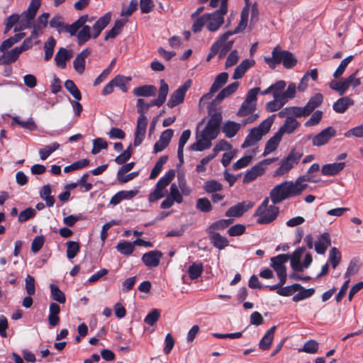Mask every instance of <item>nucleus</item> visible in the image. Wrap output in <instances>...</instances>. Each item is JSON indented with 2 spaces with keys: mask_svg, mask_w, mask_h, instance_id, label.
<instances>
[{
  "mask_svg": "<svg viewBox=\"0 0 363 363\" xmlns=\"http://www.w3.org/2000/svg\"><path fill=\"white\" fill-rule=\"evenodd\" d=\"M111 20V13H106L96 21L95 16L83 15L71 25H65L60 16H55L50 21V26L58 33L66 32L75 35L79 45H83L91 38L96 39Z\"/></svg>",
  "mask_w": 363,
  "mask_h": 363,
  "instance_id": "nucleus-1",
  "label": "nucleus"
},
{
  "mask_svg": "<svg viewBox=\"0 0 363 363\" xmlns=\"http://www.w3.org/2000/svg\"><path fill=\"white\" fill-rule=\"evenodd\" d=\"M264 60L271 69H275L281 63L285 68L291 69L297 63L296 58L291 52L282 50L279 45L274 48L272 56H266Z\"/></svg>",
  "mask_w": 363,
  "mask_h": 363,
  "instance_id": "nucleus-2",
  "label": "nucleus"
},
{
  "mask_svg": "<svg viewBox=\"0 0 363 363\" xmlns=\"http://www.w3.org/2000/svg\"><path fill=\"white\" fill-rule=\"evenodd\" d=\"M138 112L140 114L137 121V127L134 134V145L139 146L143 141L147 125V118L145 113L149 109L147 103L143 99H138L137 101Z\"/></svg>",
  "mask_w": 363,
  "mask_h": 363,
  "instance_id": "nucleus-3",
  "label": "nucleus"
},
{
  "mask_svg": "<svg viewBox=\"0 0 363 363\" xmlns=\"http://www.w3.org/2000/svg\"><path fill=\"white\" fill-rule=\"evenodd\" d=\"M275 115H272L264 120L260 124L254 128H252L249 134L246 136L244 143L242 144V148H247L255 145L262 138L269 133L274 123Z\"/></svg>",
  "mask_w": 363,
  "mask_h": 363,
  "instance_id": "nucleus-4",
  "label": "nucleus"
},
{
  "mask_svg": "<svg viewBox=\"0 0 363 363\" xmlns=\"http://www.w3.org/2000/svg\"><path fill=\"white\" fill-rule=\"evenodd\" d=\"M298 195V191L295 188L291 181L284 182L275 186L270 191L269 196L274 204L281 203L282 201Z\"/></svg>",
  "mask_w": 363,
  "mask_h": 363,
  "instance_id": "nucleus-5",
  "label": "nucleus"
},
{
  "mask_svg": "<svg viewBox=\"0 0 363 363\" xmlns=\"http://www.w3.org/2000/svg\"><path fill=\"white\" fill-rule=\"evenodd\" d=\"M242 21H240L239 24L233 30H229L223 33L220 38L213 43L217 44L218 56L220 60L223 58L226 53L232 48L234 41L233 40H228L230 36L237 34L243 30L246 27L245 26V15L242 18Z\"/></svg>",
  "mask_w": 363,
  "mask_h": 363,
  "instance_id": "nucleus-6",
  "label": "nucleus"
},
{
  "mask_svg": "<svg viewBox=\"0 0 363 363\" xmlns=\"http://www.w3.org/2000/svg\"><path fill=\"white\" fill-rule=\"evenodd\" d=\"M269 198H265L255 211V216L258 217L257 223L259 224H269L275 220L278 216L279 208L274 203L269 206Z\"/></svg>",
  "mask_w": 363,
  "mask_h": 363,
  "instance_id": "nucleus-7",
  "label": "nucleus"
},
{
  "mask_svg": "<svg viewBox=\"0 0 363 363\" xmlns=\"http://www.w3.org/2000/svg\"><path fill=\"white\" fill-rule=\"evenodd\" d=\"M357 72L358 70H356L347 77L339 81L332 80L329 83V87L338 92L340 96H343L350 86L354 89L361 84V79L357 77Z\"/></svg>",
  "mask_w": 363,
  "mask_h": 363,
  "instance_id": "nucleus-8",
  "label": "nucleus"
},
{
  "mask_svg": "<svg viewBox=\"0 0 363 363\" xmlns=\"http://www.w3.org/2000/svg\"><path fill=\"white\" fill-rule=\"evenodd\" d=\"M174 169L167 171L157 182L155 190L149 194L148 201L152 203L164 197L165 194L164 189L174 179Z\"/></svg>",
  "mask_w": 363,
  "mask_h": 363,
  "instance_id": "nucleus-9",
  "label": "nucleus"
},
{
  "mask_svg": "<svg viewBox=\"0 0 363 363\" xmlns=\"http://www.w3.org/2000/svg\"><path fill=\"white\" fill-rule=\"evenodd\" d=\"M222 121V114L220 112L213 113L208 120L205 128L201 132V135L204 138L211 141L214 140L219 132V127Z\"/></svg>",
  "mask_w": 363,
  "mask_h": 363,
  "instance_id": "nucleus-10",
  "label": "nucleus"
},
{
  "mask_svg": "<svg viewBox=\"0 0 363 363\" xmlns=\"http://www.w3.org/2000/svg\"><path fill=\"white\" fill-rule=\"evenodd\" d=\"M303 153L293 150L280 162V167L275 171L274 176H282L298 163Z\"/></svg>",
  "mask_w": 363,
  "mask_h": 363,
  "instance_id": "nucleus-11",
  "label": "nucleus"
},
{
  "mask_svg": "<svg viewBox=\"0 0 363 363\" xmlns=\"http://www.w3.org/2000/svg\"><path fill=\"white\" fill-rule=\"evenodd\" d=\"M225 7L215 11L211 13H206L207 29L211 32L216 31L224 23V16L227 13Z\"/></svg>",
  "mask_w": 363,
  "mask_h": 363,
  "instance_id": "nucleus-12",
  "label": "nucleus"
},
{
  "mask_svg": "<svg viewBox=\"0 0 363 363\" xmlns=\"http://www.w3.org/2000/svg\"><path fill=\"white\" fill-rule=\"evenodd\" d=\"M289 256L285 254H281L276 257H272L271 267L277 272L279 279L284 281V279H286V269L285 263L289 260Z\"/></svg>",
  "mask_w": 363,
  "mask_h": 363,
  "instance_id": "nucleus-13",
  "label": "nucleus"
},
{
  "mask_svg": "<svg viewBox=\"0 0 363 363\" xmlns=\"http://www.w3.org/2000/svg\"><path fill=\"white\" fill-rule=\"evenodd\" d=\"M191 86V81L187 80L183 85L177 88L169 97L167 102L168 107L174 108V106L183 103L186 91Z\"/></svg>",
  "mask_w": 363,
  "mask_h": 363,
  "instance_id": "nucleus-14",
  "label": "nucleus"
},
{
  "mask_svg": "<svg viewBox=\"0 0 363 363\" xmlns=\"http://www.w3.org/2000/svg\"><path fill=\"white\" fill-rule=\"evenodd\" d=\"M254 203L246 201L237 203L235 206H231L226 212L225 216L227 217H240L249 209L252 208Z\"/></svg>",
  "mask_w": 363,
  "mask_h": 363,
  "instance_id": "nucleus-15",
  "label": "nucleus"
},
{
  "mask_svg": "<svg viewBox=\"0 0 363 363\" xmlns=\"http://www.w3.org/2000/svg\"><path fill=\"white\" fill-rule=\"evenodd\" d=\"M162 255L160 251L151 250L143 255L142 261L146 267L155 268L160 264Z\"/></svg>",
  "mask_w": 363,
  "mask_h": 363,
  "instance_id": "nucleus-16",
  "label": "nucleus"
},
{
  "mask_svg": "<svg viewBox=\"0 0 363 363\" xmlns=\"http://www.w3.org/2000/svg\"><path fill=\"white\" fill-rule=\"evenodd\" d=\"M335 133L336 131L333 127H328L313 138V145L315 146L323 145L334 137Z\"/></svg>",
  "mask_w": 363,
  "mask_h": 363,
  "instance_id": "nucleus-17",
  "label": "nucleus"
},
{
  "mask_svg": "<svg viewBox=\"0 0 363 363\" xmlns=\"http://www.w3.org/2000/svg\"><path fill=\"white\" fill-rule=\"evenodd\" d=\"M36 13L37 11L33 12L32 10L30 11V9H27V10L21 14V17L22 18L18 24L15 26L13 31L18 33L24 29L30 28Z\"/></svg>",
  "mask_w": 363,
  "mask_h": 363,
  "instance_id": "nucleus-18",
  "label": "nucleus"
},
{
  "mask_svg": "<svg viewBox=\"0 0 363 363\" xmlns=\"http://www.w3.org/2000/svg\"><path fill=\"white\" fill-rule=\"evenodd\" d=\"M91 50L89 48L83 50L79 53L73 61V67L75 71L79 74H82L85 70V62L86 59L90 55Z\"/></svg>",
  "mask_w": 363,
  "mask_h": 363,
  "instance_id": "nucleus-19",
  "label": "nucleus"
},
{
  "mask_svg": "<svg viewBox=\"0 0 363 363\" xmlns=\"http://www.w3.org/2000/svg\"><path fill=\"white\" fill-rule=\"evenodd\" d=\"M73 53L72 50H67L65 48H60L57 52L55 61L57 67L65 69L66 67L67 61L72 57Z\"/></svg>",
  "mask_w": 363,
  "mask_h": 363,
  "instance_id": "nucleus-20",
  "label": "nucleus"
},
{
  "mask_svg": "<svg viewBox=\"0 0 363 363\" xmlns=\"http://www.w3.org/2000/svg\"><path fill=\"white\" fill-rule=\"evenodd\" d=\"M301 126L300 122H298L295 118H289L285 119L283 125L279 128L277 133L281 136L284 134H292Z\"/></svg>",
  "mask_w": 363,
  "mask_h": 363,
  "instance_id": "nucleus-21",
  "label": "nucleus"
},
{
  "mask_svg": "<svg viewBox=\"0 0 363 363\" xmlns=\"http://www.w3.org/2000/svg\"><path fill=\"white\" fill-rule=\"evenodd\" d=\"M330 245L331 240L329 233H324L315 242V250L318 254L323 255Z\"/></svg>",
  "mask_w": 363,
  "mask_h": 363,
  "instance_id": "nucleus-22",
  "label": "nucleus"
},
{
  "mask_svg": "<svg viewBox=\"0 0 363 363\" xmlns=\"http://www.w3.org/2000/svg\"><path fill=\"white\" fill-rule=\"evenodd\" d=\"M354 101L348 96H343L337 99L333 105V110L337 113H344L349 107L353 106Z\"/></svg>",
  "mask_w": 363,
  "mask_h": 363,
  "instance_id": "nucleus-23",
  "label": "nucleus"
},
{
  "mask_svg": "<svg viewBox=\"0 0 363 363\" xmlns=\"http://www.w3.org/2000/svg\"><path fill=\"white\" fill-rule=\"evenodd\" d=\"M345 167V162H334L324 164L321 173L324 176H335L339 174Z\"/></svg>",
  "mask_w": 363,
  "mask_h": 363,
  "instance_id": "nucleus-24",
  "label": "nucleus"
},
{
  "mask_svg": "<svg viewBox=\"0 0 363 363\" xmlns=\"http://www.w3.org/2000/svg\"><path fill=\"white\" fill-rule=\"evenodd\" d=\"M2 52L3 54L0 56V65H6L15 62L21 55L16 47L10 51Z\"/></svg>",
  "mask_w": 363,
  "mask_h": 363,
  "instance_id": "nucleus-25",
  "label": "nucleus"
},
{
  "mask_svg": "<svg viewBox=\"0 0 363 363\" xmlns=\"http://www.w3.org/2000/svg\"><path fill=\"white\" fill-rule=\"evenodd\" d=\"M255 64V62L252 59H245L242 60L241 63L235 68L233 78L234 79H241L246 71L251 67L254 66Z\"/></svg>",
  "mask_w": 363,
  "mask_h": 363,
  "instance_id": "nucleus-26",
  "label": "nucleus"
},
{
  "mask_svg": "<svg viewBox=\"0 0 363 363\" xmlns=\"http://www.w3.org/2000/svg\"><path fill=\"white\" fill-rule=\"evenodd\" d=\"M276 328L277 326H272L265 333L259 342V348L260 350L266 351L270 348L274 340Z\"/></svg>",
  "mask_w": 363,
  "mask_h": 363,
  "instance_id": "nucleus-27",
  "label": "nucleus"
},
{
  "mask_svg": "<svg viewBox=\"0 0 363 363\" xmlns=\"http://www.w3.org/2000/svg\"><path fill=\"white\" fill-rule=\"evenodd\" d=\"M157 88L154 85H143L133 90L135 96L150 97L156 94Z\"/></svg>",
  "mask_w": 363,
  "mask_h": 363,
  "instance_id": "nucleus-28",
  "label": "nucleus"
},
{
  "mask_svg": "<svg viewBox=\"0 0 363 363\" xmlns=\"http://www.w3.org/2000/svg\"><path fill=\"white\" fill-rule=\"evenodd\" d=\"M262 165V164L259 162L247 171L244 177L243 182L249 183L255 180L257 177L262 175L265 171Z\"/></svg>",
  "mask_w": 363,
  "mask_h": 363,
  "instance_id": "nucleus-29",
  "label": "nucleus"
},
{
  "mask_svg": "<svg viewBox=\"0 0 363 363\" xmlns=\"http://www.w3.org/2000/svg\"><path fill=\"white\" fill-rule=\"evenodd\" d=\"M60 307L56 303H51L49 307L48 323L50 326L54 327L59 324Z\"/></svg>",
  "mask_w": 363,
  "mask_h": 363,
  "instance_id": "nucleus-30",
  "label": "nucleus"
},
{
  "mask_svg": "<svg viewBox=\"0 0 363 363\" xmlns=\"http://www.w3.org/2000/svg\"><path fill=\"white\" fill-rule=\"evenodd\" d=\"M240 128L241 124L234 121H228L223 124L222 131L227 138H231L237 134Z\"/></svg>",
  "mask_w": 363,
  "mask_h": 363,
  "instance_id": "nucleus-31",
  "label": "nucleus"
},
{
  "mask_svg": "<svg viewBox=\"0 0 363 363\" xmlns=\"http://www.w3.org/2000/svg\"><path fill=\"white\" fill-rule=\"evenodd\" d=\"M323 101V96L320 93H317L313 96H312L308 103L304 106L305 109L308 113V115H311V113L318 107H319Z\"/></svg>",
  "mask_w": 363,
  "mask_h": 363,
  "instance_id": "nucleus-32",
  "label": "nucleus"
},
{
  "mask_svg": "<svg viewBox=\"0 0 363 363\" xmlns=\"http://www.w3.org/2000/svg\"><path fill=\"white\" fill-rule=\"evenodd\" d=\"M209 240L213 245L219 249L223 250L229 245L228 239L222 236L220 233H208Z\"/></svg>",
  "mask_w": 363,
  "mask_h": 363,
  "instance_id": "nucleus-33",
  "label": "nucleus"
},
{
  "mask_svg": "<svg viewBox=\"0 0 363 363\" xmlns=\"http://www.w3.org/2000/svg\"><path fill=\"white\" fill-rule=\"evenodd\" d=\"M211 146V141L209 140L204 138L200 134L196 137V141L192 143L189 146V149L192 151H202L206 149L210 148Z\"/></svg>",
  "mask_w": 363,
  "mask_h": 363,
  "instance_id": "nucleus-34",
  "label": "nucleus"
},
{
  "mask_svg": "<svg viewBox=\"0 0 363 363\" xmlns=\"http://www.w3.org/2000/svg\"><path fill=\"white\" fill-rule=\"evenodd\" d=\"M281 138L282 136L277 132L270 138L266 143L263 155L266 156L274 152L277 148Z\"/></svg>",
  "mask_w": 363,
  "mask_h": 363,
  "instance_id": "nucleus-35",
  "label": "nucleus"
},
{
  "mask_svg": "<svg viewBox=\"0 0 363 363\" xmlns=\"http://www.w3.org/2000/svg\"><path fill=\"white\" fill-rule=\"evenodd\" d=\"M286 104L279 94H277V96H274L272 101L266 104L265 108L267 112H275L280 110Z\"/></svg>",
  "mask_w": 363,
  "mask_h": 363,
  "instance_id": "nucleus-36",
  "label": "nucleus"
},
{
  "mask_svg": "<svg viewBox=\"0 0 363 363\" xmlns=\"http://www.w3.org/2000/svg\"><path fill=\"white\" fill-rule=\"evenodd\" d=\"M286 85V84L284 81V86L281 89V91L279 93V96L284 99V101L286 103H287L289 100L292 99L295 97L297 89L294 83H290L287 89L284 91Z\"/></svg>",
  "mask_w": 363,
  "mask_h": 363,
  "instance_id": "nucleus-37",
  "label": "nucleus"
},
{
  "mask_svg": "<svg viewBox=\"0 0 363 363\" xmlns=\"http://www.w3.org/2000/svg\"><path fill=\"white\" fill-rule=\"evenodd\" d=\"M233 219H221L213 223L206 230L207 233H218L216 231L223 230L233 223Z\"/></svg>",
  "mask_w": 363,
  "mask_h": 363,
  "instance_id": "nucleus-38",
  "label": "nucleus"
},
{
  "mask_svg": "<svg viewBox=\"0 0 363 363\" xmlns=\"http://www.w3.org/2000/svg\"><path fill=\"white\" fill-rule=\"evenodd\" d=\"M125 23V21L121 19L116 21L113 28L106 33L104 40H108L111 38H116L121 33Z\"/></svg>",
  "mask_w": 363,
  "mask_h": 363,
  "instance_id": "nucleus-39",
  "label": "nucleus"
},
{
  "mask_svg": "<svg viewBox=\"0 0 363 363\" xmlns=\"http://www.w3.org/2000/svg\"><path fill=\"white\" fill-rule=\"evenodd\" d=\"M130 80V77L118 74L112 79V82L115 87H118L123 92L126 93L128 90L127 84Z\"/></svg>",
  "mask_w": 363,
  "mask_h": 363,
  "instance_id": "nucleus-40",
  "label": "nucleus"
},
{
  "mask_svg": "<svg viewBox=\"0 0 363 363\" xmlns=\"http://www.w3.org/2000/svg\"><path fill=\"white\" fill-rule=\"evenodd\" d=\"M306 182H311V174L306 172L304 175H302L296 179L294 182V185L296 189L298 191V195L307 188L308 184Z\"/></svg>",
  "mask_w": 363,
  "mask_h": 363,
  "instance_id": "nucleus-41",
  "label": "nucleus"
},
{
  "mask_svg": "<svg viewBox=\"0 0 363 363\" xmlns=\"http://www.w3.org/2000/svg\"><path fill=\"white\" fill-rule=\"evenodd\" d=\"M56 45V40L53 37H50L44 44L45 61L50 60L54 52V48Z\"/></svg>",
  "mask_w": 363,
  "mask_h": 363,
  "instance_id": "nucleus-42",
  "label": "nucleus"
},
{
  "mask_svg": "<svg viewBox=\"0 0 363 363\" xmlns=\"http://www.w3.org/2000/svg\"><path fill=\"white\" fill-rule=\"evenodd\" d=\"M117 250L122 255H130L135 249L134 242H130L128 241H123L118 243L116 246Z\"/></svg>",
  "mask_w": 363,
  "mask_h": 363,
  "instance_id": "nucleus-43",
  "label": "nucleus"
},
{
  "mask_svg": "<svg viewBox=\"0 0 363 363\" xmlns=\"http://www.w3.org/2000/svg\"><path fill=\"white\" fill-rule=\"evenodd\" d=\"M239 83L233 82L222 89L216 96L218 101L223 100L233 94L238 88Z\"/></svg>",
  "mask_w": 363,
  "mask_h": 363,
  "instance_id": "nucleus-44",
  "label": "nucleus"
},
{
  "mask_svg": "<svg viewBox=\"0 0 363 363\" xmlns=\"http://www.w3.org/2000/svg\"><path fill=\"white\" fill-rule=\"evenodd\" d=\"M228 74L226 72H221L216 76L214 82L211 85L212 91H218L228 81Z\"/></svg>",
  "mask_w": 363,
  "mask_h": 363,
  "instance_id": "nucleus-45",
  "label": "nucleus"
},
{
  "mask_svg": "<svg viewBox=\"0 0 363 363\" xmlns=\"http://www.w3.org/2000/svg\"><path fill=\"white\" fill-rule=\"evenodd\" d=\"M67 245V257L69 259L74 258L80 250V245L78 242L68 241Z\"/></svg>",
  "mask_w": 363,
  "mask_h": 363,
  "instance_id": "nucleus-46",
  "label": "nucleus"
},
{
  "mask_svg": "<svg viewBox=\"0 0 363 363\" xmlns=\"http://www.w3.org/2000/svg\"><path fill=\"white\" fill-rule=\"evenodd\" d=\"M256 106L255 104L247 101H244L242 104L238 112V116H247L250 114L255 113Z\"/></svg>",
  "mask_w": 363,
  "mask_h": 363,
  "instance_id": "nucleus-47",
  "label": "nucleus"
},
{
  "mask_svg": "<svg viewBox=\"0 0 363 363\" xmlns=\"http://www.w3.org/2000/svg\"><path fill=\"white\" fill-rule=\"evenodd\" d=\"M301 289H302V286L301 284H294L285 287H280V289L277 291V293L280 296H289Z\"/></svg>",
  "mask_w": 363,
  "mask_h": 363,
  "instance_id": "nucleus-48",
  "label": "nucleus"
},
{
  "mask_svg": "<svg viewBox=\"0 0 363 363\" xmlns=\"http://www.w3.org/2000/svg\"><path fill=\"white\" fill-rule=\"evenodd\" d=\"M65 87L76 100H81V92L72 80H66L65 82Z\"/></svg>",
  "mask_w": 363,
  "mask_h": 363,
  "instance_id": "nucleus-49",
  "label": "nucleus"
},
{
  "mask_svg": "<svg viewBox=\"0 0 363 363\" xmlns=\"http://www.w3.org/2000/svg\"><path fill=\"white\" fill-rule=\"evenodd\" d=\"M223 185L216 180L211 179L206 182L203 185V189L206 193H216L222 190Z\"/></svg>",
  "mask_w": 363,
  "mask_h": 363,
  "instance_id": "nucleus-50",
  "label": "nucleus"
},
{
  "mask_svg": "<svg viewBox=\"0 0 363 363\" xmlns=\"http://www.w3.org/2000/svg\"><path fill=\"white\" fill-rule=\"evenodd\" d=\"M203 270L201 263L194 262L188 269L189 276L191 279H196L199 277Z\"/></svg>",
  "mask_w": 363,
  "mask_h": 363,
  "instance_id": "nucleus-51",
  "label": "nucleus"
},
{
  "mask_svg": "<svg viewBox=\"0 0 363 363\" xmlns=\"http://www.w3.org/2000/svg\"><path fill=\"white\" fill-rule=\"evenodd\" d=\"M50 292L52 298L59 303H65L66 298L65 294L56 285H50Z\"/></svg>",
  "mask_w": 363,
  "mask_h": 363,
  "instance_id": "nucleus-52",
  "label": "nucleus"
},
{
  "mask_svg": "<svg viewBox=\"0 0 363 363\" xmlns=\"http://www.w3.org/2000/svg\"><path fill=\"white\" fill-rule=\"evenodd\" d=\"M352 59L353 56L350 55L341 61L338 67L336 69V70L334 72L333 74L335 79H339L343 74L347 65L352 60Z\"/></svg>",
  "mask_w": 363,
  "mask_h": 363,
  "instance_id": "nucleus-53",
  "label": "nucleus"
},
{
  "mask_svg": "<svg viewBox=\"0 0 363 363\" xmlns=\"http://www.w3.org/2000/svg\"><path fill=\"white\" fill-rule=\"evenodd\" d=\"M60 145L55 142L50 145L45 146L39 150V155L42 160H45L53 152L57 150Z\"/></svg>",
  "mask_w": 363,
  "mask_h": 363,
  "instance_id": "nucleus-54",
  "label": "nucleus"
},
{
  "mask_svg": "<svg viewBox=\"0 0 363 363\" xmlns=\"http://www.w3.org/2000/svg\"><path fill=\"white\" fill-rule=\"evenodd\" d=\"M283 86H284V80H279V81L277 82L276 83L269 86L267 89H264L263 91H262L261 94L267 95V94H269V93H272L273 95V97L274 96H277V94H279Z\"/></svg>",
  "mask_w": 363,
  "mask_h": 363,
  "instance_id": "nucleus-55",
  "label": "nucleus"
},
{
  "mask_svg": "<svg viewBox=\"0 0 363 363\" xmlns=\"http://www.w3.org/2000/svg\"><path fill=\"white\" fill-rule=\"evenodd\" d=\"M13 123L18 124L21 127L28 129L30 130H35L36 128V125L32 118H29L27 121H22L20 119L18 116H13L12 118Z\"/></svg>",
  "mask_w": 363,
  "mask_h": 363,
  "instance_id": "nucleus-56",
  "label": "nucleus"
},
{
  "mask_svg": "<svg viewBox=\"0 0 363 363\" xmlns=\"http://www.w3.org/2000/svg\"><path fill=\"white\" fill-rule=\"evenodd\" d=\"M196 208L203 213H208L212 211V205L207 198H199L196 201Z\"/></svg>",
  "mask_w": 363,
  "mask_h": 363,
  "instance_id": "nucleus-57",
  "label": "nucleus"
},
{
  "mask_svg": "<svg viewBox=\"0 0 363 363\" xmlns=\"http://www.w3.org/2000/svg\"><path fill=\"white\" fill-rule=\"evenodd\" d=\"M89 164V161L87 159H82L78 160L70 165H68L65 167L64 172L66 173L75 171L77 169H82L84 167H87Z\"/></svg>",
  "mask_w": 363,
  "mask_h": 363,
  "instance_id": "nucleus-58",
  "label": "nucleus"
},
{
  "mask_svg": "<svg viewBox=\"0 0 363 363\" xmlns=\"http://www.w3.org/2000/svg\"><path fill=\"white\" fill-rule=\"evenodd\" d=\"M341 253L336 247H332L329 252V261L333 269L336 268L341 260Z\"/></svg>",
  "mask_w": 363,
  "mask_h": 363,
  "instance_id": "nucleus-59",
  "label": "nucleus"
},
{
  "mask_svg": "<svg viewBox=\"0 0 363 363\" xmlns=\"http://www.w3.org/2000/svg\"><path fill=\"white\" fill-rule=\"evenodd\" d=\"M108 147V143L101 138H97L93 140V148L91 153L93 155L98 154L101 150H105Z\"/></svg>",
  "mask_w": 363,
  "mask_h": 363,
  "instance_id": "nucleus-60",
  "label": "nucleus"
},
{
  "mask_svg": "<svg viewBox=\"0 0 363 363\" xmlns=\"http://www.w3.org/2000/svg\"><path fill=\"white\" fill-rule=\"evenodd\" d=\"M206 18L207 16L206 13L201 16L196 17V18L194 19V21L191 27L192 31L194 33H196L201 31L205 25L207 26Z\"/></svg>",
  "mask_w": 363,
  "mask_h": 363,
  "instance_id": "nucleus-61",
  "label": "nucleus"
},
{
  "mask_svg": "<svg viewBox=\"0 0 363 363\" xmlns=\"http://www.w3.org/2000/svg\"><path fill=\"white\" fill-rule=\"evenodd\" d=\"M318 343L313 340H310L307 341L302 349H300L299 351L304 352L308 354H315L318 352Z\"/></svg>",
  "mask_w": 363,
  "mask_h": 363,
  "instance_id": "nucleus-62",
  "label": "nucleus"
},
{
  "mask_svg": "<svg viewBox=\"0 0 363 363\" xmlns=\"http://www.w3.org/2000/svg\"><path fill=\"white\" fill-rule=\"evenodd\" d=\"M231 149L232 145L228 142L225 140H221L215 145L211 155H214V157H216L219 152L230 150Z\"/></svg>",
  "mask_w": 363,
  "mask_h": 363,
  "instance_id": "nucleus-63",
  "label": "nucleus"
},
{
  "mask_svg": "<svg viewBox=\"0 0 363 363\" xmlns=\"http://www.w3.org/2000/svg\"><path fill=\"white\" fill-rule=\"evenodd\" d=\"M290 117L301 118L308 116L305 107L300 106H289Z\"/></svg>",
  "mask_w": 363,
  "mask_h": 363,
  "instance_id": "nucleus-64",
  "label": "nucleus"
}]
</instances>
